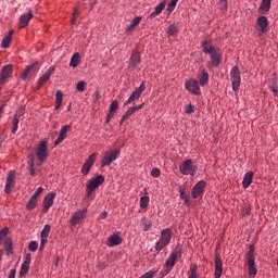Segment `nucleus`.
Segmentation results:
<instances>
[{"label": "nucleus", "instance_id": "nucleus-40", "mask_svg": "<svg viewBox=\"0 0 278 278\" xmlns=\"http://www.w3.org/2000/svg\"><path fill=\"white\" fill-rule=\"evenodd\" d=\"M255 262V248L253 245L250 247V250L248 252V262Z\"/></svg>", "mask_w": 278, "mask_h": 278}, {"label": "nucleus", "instance_id": "nucleus-17", "mask_svg": "<svg viewBox=\"0 0 278 278\" xmlns=\"http://www.w3.org/2000/svg\"><path fill=\"white\" fill-rule=\"evenodd\" d=\"M72 126L71 125H64L60 132H59V137L56 138V140L54 141V146L58 147V144H62V142H64V140H66V134H68V131H71Z\"/></svg>", "mask_w": 278, "mask_h": 278}, {"label": "nucleus", "instance_id": "nucleus-29", "mask_svg": "<svg viewBox=\"0 0 278 278\" xmlns=\"http://www.w3.org/2000/svg\"><path fill=\"white\" fill-rule=\"evenodd\" d=\"M207 81H210V74L203 70L201 75L199 76V84L200 86H205L207 85Z\"/></svg>", "mask_w": 278, "mask_h": 278}, {"label": "nucleus", "instance_id": "nucleus-50", "mask_svg": "<svg viewBox=\"0 0 278 278\" xmlns=\"http://www.w3.org/2000/svg\"><path fill=\"white\" fill-rule=\"evenodd\" d=\"M177 3H179V0H172L167 5L168 12H173V10H175L177 7Z\"/></svg>", "mask_w": 278, "mask_h": 278}, {"label": "nucleus", "instance_id": "nucleus-16", "mask_svg": "<svg viewBox=\"0 0 278 278\" xmlns=\"http://www.w3.org/2000/svg\"><path fill=\"white\" fill-rule=\"evenodd\" d=\"M119 244H123V238L118 236V233H113L106 240V247H109V249H112L113 247H119Z\"/></svg>", "mask_w": 278, "mask_h": 278}, {"label": "nucleus", "instance_id": "nucleus-48", "mask_svg": "<svg viewBox=\"0 0 278 278\" xmlns=\"http://www.w3.org/2000/svg\"><path fill=\"white\" fill-rule=\"evenodd\" d=\"M28 250L36 253V251H38V243L36 241H30L28 244Z\"/></svg>", "mask_w": 278, "mask_h": 278}, {"label": "nucleus", "instance_id": "nucleus-3", "mask_svg": "<svg viewBox=\"0 0 278 278\" xmlns=\"http://www.w3.org/2000/svg\"><path fill=\"white\" fill-rule=\"evenodd\" d=\"M179 170L181 175H190V177H194V175H197L198 167L192 159H188L179 165Z\"/></svg>", "mask_w": 278, "mask_h": 278}, {"label": "nucleus", "instance_id": "nucleus-38", "mask_svg": "<svg viewBox=\"0 0 278 278\" xmlns=\"http://www.w3.org/2000/svg\"><path fill=\"white\" fill-rule=\"evenodd\" d=\"M50 232H51V225L47 224V225L42 228V230H41V232H40V236H41V238L48 239Z\"/></svg>", "mask_w": 278, "mask_h": 278}, {"label": "nucleus", "instance_id": "nucleus-44", "mask_svg": "<svg viewBox=\"0 0 278 278\" xmlns=\"http://www.w3.org/2000/svg\"><path fill=\"white\" fill-rule=\"evenodd\" d=\"M198 267L197 265H192L190 268V273L188 278H199V275L197 274Z\"/></svg>", "mask_w": 278, "mask_h": 278}, {"label": "nucleus", "instance_id": "nucleus-39", "mask_svg": "<svg viewBox=\"0 0 278 278\" xmlns=\"http://www.w3.org/2000/svg\"><path fill=\"white\" fill-rule=\"evenodd\" d=\"M177 31H179V29L177 28V25H175V24H170V25L167 27V34H168V36H175V35H177Z\"/></svg>", "mask_w": 278, "mask_h": 278}, {"label": "nucleus", "instance_id": "nucleus-57", "mask_svg": "<svg viewBox=\"0 0 278 278\" xmlns=\"http://www.w3.org/2000/svg\"><path fill=\"white\" fill-rule=\"evenodd\" d=\"M151 175H152V177H160V175H161L160 168L154 167L151 172Z\"/></svg>", "mask_w": 278, "mask_h": 278}, {"label": "nucleus", "instance_id": "nucleus-42", "mask_svg": "<svg viewBox=\"0 0 278 278\" xmlns=\"http://www.w3.org/2000/svg\"><path fill=\"white\" fill-rule=\"evenodd\" d=\"M218 5H219L220 12L223 14H225V12H227V8H228L227 0H219Z\"/></svg>", "mask_w": 278, "mask_h": 278}, {"label": "nucleus", "instance_id": "nucleus-10", "mask_svg": "<svg viewBox=\"0 0 278 278\" xmlns=\"http://www.w3.org/2000/svg\"><path fill=\"white\" fill-rule=\"evenodd\" d=\"M86 214H88V208L76 211L70 219L71 225L75 226L78 225V223H81V220L86 218Z\"/></svg>", "mask_w": 278, "mask_h": 278}, {"label": "nucleus", "instance_id": "nucleus-20", "mask_svg": "<svg viewBox=\"0 0 278 278\" xmlns=\"http://www.w3.org/2000/svg\"><path fill=\"white\" fill-rule=\"evenodd\" d=\"M16 175L14 174V172H10L8 177H7V182H5V187H4V192L7 194H10V192H12V188H14V179H15Z\"/></svg>", "mask_w": 278, "mask_h": 278}, {"label": "nucleus", "instance_id": "nucleus-45", "mask_svg": "<svg viewBox=\"0 0 278 278\" xmlns=\"http://www.w3.org/2000/svg\"><path fill=\"white\" fill-rule=\"evenodd\" d=\"M76 90H78V92H84L86 90V81L79 80L76 84Z\"/></svg>", "mask_w": 278, "mask_h": 278}, {"label": "nucleus", "instance_id": "nucleus-33", "mask_svg": "<svg viewBox=\"0 0 278 278\" xmlns=\"http://www.w3.org/2000/svg\"><path fill=\"white\" fill-rule=\"evenodd\" d=\"M130 62L132 66H138V64H140V52L138 51L132 52L130 56Z\"/></svg>", "mask_w": 278, "mask_h": 278}, {"label": "nucleus", "instance_id": "nucleus-43", "mask_svg": "<svg viewBox=\"0 0 278 278\" xmlns=\"http://www.w3.org/2000/svg\"><path fill=\"white\" fill-rule=\"evenodd\" d=\"M94 162H97V153H92L89 155L88 160L85 161V163L89 164L90 166H94Z\"/></svg>", "mask_w": 278, "mask_h": 278}, {"label": "nucleus", "instance_id": "nucleus-30", "mask_svg": "<svg viewBox=\"0 0 278 278\" xmlns=\"http://www.w3.org/2000/svg\"><path fill=\"white\" fill-rule=\"evenodd\" d=\"M12 34H14L13 30H11L8 35L4 36L1 42L2 49H8L10 47V42H12Z\"/></svg>", "mask_w": 278, "mask_h": 278}, {"label": "nucleus", "instance_id": "nucleus-23", "mask_svg": "<svg viewBox=\"0 0 278 278\" xmlns=\"http://www.w3.org/2000/svg\"><path fill=\"white\" fill-rule=\"evenodd\" d=\"M140 21H142V16H136L130 25L127 26L126 28V33L129 34L130 31H134V29H136V27H138V25H140Z\"/></svg>", "mask_w": 278, "mask_h": 278}, {"label": "nucleus", "instance_id": "nucleus-11", "mask_svg": "<svg viewBox=\"0 0 278 278\" xmlns=\"http://www.w3.org/2000/svg\"><path fill=\"white\" fill-rule=\"evenodd\" d=\"M55 73V66H50L49 70L39 78L37 83V90H40L45 84L51 79V75Z\"/></svg>", "mask_w": 278, "mask_h": 278}, {"label": "nucleus", "instance_id": "nucleus-1", "mask_svg": "<svg viewBox=\"0 0 278 278\" xmlns=\"http://www.w3.org/2000/svg\"><path fill=\"white\" fill-rule=\"evenodd\" d=\"M203 52L211 56V61L215 68L220 66V49L210 45V41L204 40L202 42Z\"/></svg>", "mask_w": 278, "mask_h": 278}, {"label": "nucleus", "instance_id": "nucleus-60", "mask_svg": "<svg viewBox=\"0 0 278 278\" xmlns=\"http://www.w3.org/2000/svg\"><path fill=\"white\" fill-rule=\"evenodd\" d=\"M180 197L184 199L185 203H188V194H186V191L180 188Z\"/></svg>", "mask_w": 278, "mask_h": 278}, {"label": "nucleus", "instance_id": "nucleus-2", "mask_svg": "<svg viewBox=\"0 0 278 278\" xmlns=\"http://www.w3.org/2000/svg\"><path fill=\"white\" fill-rule=\"evenodd\" d=\"M173 238V230L170 228H165L161 231L160 240L155 244V251H162L165 247L170 244Z\"/></svg>", "mask_w": 278, "mask_h": 278}, {"label": "nucleus", "instance_id": "nucleus-32", "mask_svg": "<svg viewBox=\"0 0 278 278\" xmlns=\"http://www.w3.org/2000/svg\"><path fill=\"white\" fill-rule=\"evenodd\" d=\"M260 10L262 11V14H266L270 10V0H262Z\"/></svg>", "mask_w": 278, "mask_h": 278}, {"label": "nucleus", "instance_id": "nucleus-31", "mask_svg": "<svg viewBox=\"0 0 278 278\" xmlns=\"http://www.w3.org/2000/svg\"><path fill=\"white\" fill-rule=\"evenodd\" d=\"M64 94L62 93L61 90H58L55 92V106L54 110H59L60 108H62V99H63Z\"/></svg>", "mask_w": 278, "mask_h": 278}, {"label": "nucleus", "instance_id": "nucleus-26", "mask_svg": "<svg viewBox=\"0 0 278 278\" xmlns=\"http://www.w3.org/2000/svg\"><path fill=\"white\" fill-rule=\"evenodd\" d=\"M81 60V55L79 54V52H75L70 61V66H72V68H77V66H79V61Z\"/></svg>", "mask_w": 278, "mask_h": 278}, {"label": "nucleus", "instance_id": "nucleus-7", "mask_svg": "<svg viewBox=\"0 0 278 278\" xmlns=\"http://www.w3.org/2000/svg\"><path fill=\"white\" fill-rule=\"evenodd\" d=\"M121 155V150L115 149L109 152H105L102 161H101V166H111L112 162H116L118 160V156Z\"/></svg>", "mask_w": 278, "mask_h": 278}, {"label": "nucleus", "instance_id": "nucleus-15", "mask_svg": "<svg viewBox=\"0 0 278 278\" xmlns=\"http://www.w3.org/2000/svg\"><path fill=\"white\" fill-rule=\"evenodd\" d=\"M53 201H55V192H49L43 199V214H47V212H49V208L53 206Z\"/></svg>", "mask_w": 278, "mask_h": 278}, {"label": "nucleus", "instance_id": "nucleus-14", "mask_svg": "<svg viewBox=\"0 0 278 278\" xmlns=\"http://www.w3.org/2000/svg\"><path fill=\"white\" fill-rule=\"evenodd\" d=\"M12 64L4 65L0 72V84H5L12 77Z\"/></svg>", "mask_w": 278, "mask_h": 278}, {"label": "nucleus", "instance_id": "nucleus-47", "mask_svg": "<svg viewBox=\"0 0 278 278\" xmlns=\"http://www.w3.org/2000/svg\"><path fill=\"white\" fill-rule=\"evenodd\" d=\"M27 273H29V265L23 263L21 271H20L21 277H25V275H27Z\"/></svg>", "mask_w": 278, "mask_h": 278}, {"label": "nucleus", "instance_id": "nucleus-36", "mask_svg": "<svg viewBox=\"0 0 278 278\" xmlns=\"http://www.w3.org/2000/svg\"><path fill=\"white\" fill-rule=\"evenodd\" d=\"M4 249L8 255H12V239L7 238L4 241Z\"/></svg>", "mask_w": 278, "mask_h": 278}, {"label": "nucleus", "instance_id": "nucleus-34", "mask_svg": "<svg viewBox=\"0 0 278 278\" xmlns=\"http://www.w3.org/2000/svg\"><path fill=\"white\" fill-rule=\"evenodd\" d=\"M138 99H140V93L135 90L124 105H129V103H134V101H138Z\"/></svg>", "mask_w": 278, "mask_h": 278}, {"label": "nucleus", "instance_id": "nucleus-18", "mask_svg": "<svg viewBox=\"0 0 278 278\" xmlns=\"http://www.w3.org/2000/svg\"><path fill=\"white\" fill-rule=\"evenodd\" d=\"M21 116H23V108H20L12 119V134H16L18 131V123L21 121Z\"/></svg>", "mask_w": 278, "mask_h": 278}, {"label": "nucleus", "instance_id": "nucleus-46", "mask_svg": "<svg viewBox=\"0 0 278 278\" xmlns=\"http://www.w3.org/2000/svg\"><path fill=\"white\" fill-rule=\"evenodd\" d=\"M92 168V165L88 163H84L81 167L83 175H88L90 173V169Z\"/></svg>", "mask_w": 278, "mask_h": 278}, {"label": "nucleus", "instance_id": "nucleus-63", "mask_svg": "<svg viewBox=\"0 0 278 278\" xmlns=\"http://www.w3.org/2000/svg\"><path fill=\"white\" fill-rule=\"evenodd\" d=\"M8 278H16V269H11Z\"/></svg>", "mask_w": 278, "mask_h": 278}, {"label": "nucleus", "instance_id": "nucleus-5", "mask_svg": "<svg viewBox=\"0 0 278 278\" xmlns=\"http://www.w3.org/2000/svg\"><path fill=\"white\" fill-rule=\"evenodd\" d=\"M230 81L232 84V90L233 92H238L240 90V83L242 81V78L240 76V67L233 66L230 71Z\"/></svg>", "mask_w": 278, "mask_h": 278}, {"label": "nucleus", "instance_id": "nucleus-6", "mask_svg": "<svg viewBox=\"0 0 278 278\" xmlns=\"http://www.w3.org/2000/svg\"><path fill=\"white\" fill-rule=\"evenodd\" d=\"M35 153L39 162H45V160L49 157V144L46 140L40 141L35 150Z\"/></svg>", "mask_w": 278, "mask_h": 278}, {"label": "nucleus", "instance_id": "nucleus-8", "mask_svg": "<svg viewBox=\"0 0 278 278\" xmlns=\"http://www.w3.org/2000/svg\"><path fill=\"white\" fill-rule=\"evenodd\" d=\"M181 257V251L179 250H174L172 254L167 257L163 268L172 271L173 268H175V264L177 263V260Z\"/></svg>", "mask_w": 278, "mask_h": 278}, {"label": "nucleus", "instance_id": "nucleus-28", "mask_svg": "<svg viewBox=\"0 0 278 278\" xmlns=\"http://www.w3.org/2000/svg\"><path fill=\"white\" fill-rule=\"evenodd\" d=\"M248 270H249L250 277H255V275H257V267H255V261L253 260L248 261Z\"/></svg>", "mask_w": 278, "mask_h": 278}, {"label": "nucleus", "instance_id": "nucleus-13", "mask_svg": "<svg viewBox=\"0 0 278 278\" xmlns=\"http://www.w3.org/2000/svg\"><path fill=\"white\" fill-rule=\"evenodd\" d=\"M38 73V63H33L31 65L26 66L24 72L22 73V79H29V77H34Z\"/></svg>", "mask_w": 278, "mask_h": 278}, {"label": "nucleus", "instance_id": "nucleus-9", "mask_svg": "<svg viewBox=\"0 0 278 278\" xmlns=\"http://www.w3.org/2000/svg\"><path fill=\"white\" fill-rule=\"evenodd\" d=\"M207 186V182H205V180H200L198 181L192 190H191V197L192 199H199V197H201V194H203V192H205V187Z\"/></svg>", "mask_w": 278, "mask_h": 278}, {"label": "nucleus", "instance_id": "nucleus-51", "mask_svg": "<svg viewBox=\"0 0 278 278\" xmlns=\"http://www.w3.org/2000/svg\"><path fill=\"white\" fill-rule=\"evenodd\" d=\"M43 191L45 189L42 187H39L30 198L37 201L38 197H40V194H42Z\"/></svg>", "mask_w": 278, "mask_h": 278}, {"label": "nucleus", "instance_id": "nucleus-53", "mask_svg": "<svg viewBox=\"0 0 278 278\" xmlns=\"http://www.w3.org/2000/svg\"><path fill=\"white\" fill-rule=\"evenodd\" d=\"M136 112V109L134 106L129 108L125 113H124V119L129 118V116H132V114Z\"/></svg>", "mask_w": 278, "mask_h": 278}, {"label": "nucleus", "instance_id": "nucleus-49", "mask_svg": "<svg viewBox=\"0 0 278 278\" xmlns=\"http://www.w3.org/2000/svg\"><path fill=\"white\" fill-rule=\"evenodd\" d=\"M10 231V228L4 227L1 231H0V242H3V240H5V236H8Z\"/></svg>", "mask_w": 278, "mask_h": 278}, {"label": "nucleus", "instance_id": "nucleus-35", "mask_svg": "<svg viewBox=\"0 0 278 278\" xmlns=\"http://www.w3.org/2000/svg\"><path fill=\"white\" fill-rule=\"evenodd\" d=\"M141 225L143 227V231H149V229L152 227L151 219L147 217L141 218Z\"/></svg>", "mask_w": 278, "mask_h": 278}, {"label": "nucleus", "instance_id": "nucleus-19", "mask_svg": "<svg viewBox=\"0 0 278 278\" xmlns=\"http://www.w3.org/2000/svg\"><path fill=\"white\" fill-rule=\"evenodd\" d=\"M34 18V13L29 10L27 13L21 15L20 17V29L27 27L29 25V21Z\"/></svg>", "mask_w": 278, "mask_h": 278}, {"label": "nucleus", "instance_id": "nucleus-22", "mask_svg": "<svg viewBox=\"0 0 278 278\" xmlns=\"http://www.w3.org/2000/svg\"><path fill=\"white\" fill-rule=\"evenodd\" d=\"M214 262H215L214 277L220 278V276L223 275V260H220V256L215 255Z\"/></svg>", "mask_w": 278, "mask_h": 278}, {"label": "nucleus", "instance_id": "nucleus-41", "mask_svg": "<svg viewBox=\"0 0 278 278\" xmlns=\"http://www.w3.org/2000/svg\"><path fill=\"white\" fill-rule=\"evenodd\" d=\"M270 90L274 92V94L278 93V80L274 78L271 80V84L269 85Z\"/></svg>", "mask_w": 278, "mask_h": 278}, {"label": "nucleus", "instance_id": "nucleus-52", "mask_svg": "<svg viewBox=\"0 0 278 278\" xmlns=\"http://www.w3.org/2000/svg\"><path fill=\"white\" fill-rule=\"evenodd\" d=\"M36 203H37V200H35L34 198H30L26 204V207L28 210H34V207H36Z\"/></svg>", "mask_w": 278, "mask_h": 278}, {"label": "nucleus", "instance_id": "nucleus-4", "mask_svg": "<svg viewBox=\"0 0 278 278\" xmlns=\"http://www.w3.org/2000/svg\"><path fill=\"white\" fill-rule=\"evenodd\" d=\"M104 181L105 177H103V175H97L94 178H91L87 184V197H90Z\"/></svg>", "mask_w": 278, "mask_h": 278}, {"label": "nucleus", "instance_id": "nucleus-21", "mask_svg": "<svg viewBox=\"0 0 278 278\" xmlns=\"http://www.w3.org/2000/svg\"><path fill=\"white\" fill-rule=\"evenodd\" d=\"M257 28L261 29L262 34H266L268 31V17L267 16H260L256 20Z\"/></svg>", "mask_w": 278, "mask_h": 278}, {"label": "nucleus", "instance_id": "nucleus-27", "mask_svg": "<svg viewBox=\"0 0 278 278\" xmlns=\"http://www.w3.org/2000/svg\"><path fill=\"white\" fill-rule=\"evenodd\" d=\"M117 110H118V101L114 100L110 104L109 114L106 118L108 122L110 121V118L114 116V112H116Z\"/></svg>", "mask_w": 278, "mask_h": 278}, {"label": "nucleus", "instance_id": "nucleus-61", "mask_svg": "<svg viewBox=\"0 0 278 278\" xmlns=\"http://www.w3.org/2000/svg\"><path fill=\"white\" fill-rule=\"evenodd\" d=\"M24 264H26L28 266H29V264H31V254L30 253L26 254Z\"/></svg>", "mask_w": 278, "mask_h": 278}, {"label": "nucleus", "instance_id": "nucleus-64", "mask_svg": "<svg viewBox=\"0 0 278 278\" xmlns=\"http://www.w3.org/2000/svg\"><path fill=\"white\" fill-rule=\"evenodd\" d=\"M244 214H245V216H249L250 214H251V206H247L245 208H244Z\"/></svg>", "mask_w": 278, "mask_h": 278}, {"label": "nucleus", "instance_id": "nucleus-56", "mask_svg": "<svg viewBox=\"0 0 278 278\" xmlns=\"http://www.w3.org/2000/svg\"><path fill=\"white\" fill-rule=\"evenodd\" d=\"M78 15H79V10L76 9L73 13L72 25H75V23H77Z\"/></svg>", "mask_w": 278, "mask_h": 278}, {"label": "nucleus", "instance_id": "nucleus-37", "mask_svg": "<svg viewBox=\"0 0 278 278\" xmlns=\"http://www.w3.org/2000/svg\"><path fill=\"white\" fill-rule=\"evenodd\" d=\"M149 201H150L149 195L141 197L140 198V207L142 210H147V207H149Z\"/></svg>", "mask_w": 278, "mask_h": 278}, {"label": "nucleus", "instance_id": "nucleus-55", "mask_svg": "<svg viewBox=\"0 0 278 278\" xmlns=\"http://www.w3.org/2000/svg\"><path fill=\"white\" fill-rule=\"evenodd\" d=\"M28 166H29V173H30L31 177H34V175H36V169H34V160H30L28 162Z\"/></svg>", "mask_w": 278, "mask_h": 278}, {"label": "nucleus", "instance_id": "nucleus-24", "mask_svg": "<svg viewBox=\"0 0 278 278\" xmlns=\"http://www.w3.org/2000/svg\"><path fill=\"white\" fill-rule=\"evenodd\" d=\"M164 8H166L165 0L155 7L154 12L150 14V18H155V16H159V14H162Z\"/></svg>", "mask_w": 278, "mask_h": 278}, {"label": "nucleus", "instance_id": "nucleus-25", "mask_svg": "<svg viewBox=\"0 0 278 278\" xmlns=\"http://www.w3.org/2000/svg\"><path fill=\"white\" fill-rule=\"evenodd\" d=\"M253 172H248L242 180V186L243 188H249V186H251V184H253Z\"/></svg>", "mask_w": 278, "mask_h": 278}, {"label": "nucleus", "instance_id": "nucleus-58", "mask_svg": "<svg viewBox=\"0 0 278 278\" xmlns=\"http://www.w3.org/2000/svg\"><path fill=\"white\" fill-rule=\"evenodd\" d=\"M168 273H170V270L163 267V270L160 271L159 277L160 278H165L166 275H168Z\"/></svg>", "mask_w": 278, "mask_h": 278}, {"label": "nucleus", "instance_id": "nucleus-54", "mask_svg": "<svg viewBox=\"0 0 278 278\" xmlns=\"http://www.w3.org/2000/svg\"><path fill=\"white\" fill-rule=\"evenodd\" d=\"M186 114H194V105L188 104L185 109Z\"/></svg>", "mask_w": 278, "mask_h": 278}, {"label": "nucleus", "instance_id": "nucleus-12", "mask_svg": "<svg viewBox=\"0 0 278 278\" xmlns=\"http://www.w3.org/2000/svg\"><path fill=\"white\" fill-rule=\"evenodd\" d=\"M185 88L188 90V92H192V94H201V88L199 87V81H197V79L187 80Z\"/></svg>", "mask_w": 278, "mask_h": 278}, {"label": "nucleus", "instance_id": "nucleus-59", "mask_svg": "<svg viewBox=\"0 0 278 278\" xmlns=\"http://www.w3.org/2000/svg\"><path fill=\"white\" fill-rule=\"evenodd\" d=\"M146 86H144V83H142L139 88H137L135 91H137L140 96L146 90Z\"/></svg>", "mask_w": 278, "mask_h": 278}, {"label": "nucleus", "instance_id": "nucleus-62", "mask_svg": "<svg viewBox=\"0 0 278 278\" xmlns=\"http://www.w3.org/2000/svg\"><path fill=\"white\" fill-rule=\"evenodd\" d=\"M47 244V238H41L40 241V251H42V249H45V245Z\"/></svg>", "mask_w": 278, "mask_h": 278}]
</instances>
